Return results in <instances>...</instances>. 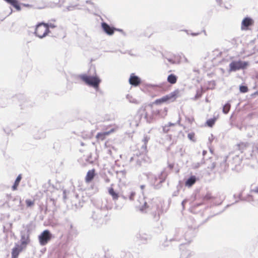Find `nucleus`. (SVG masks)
I'll return each instance as SVG.
<instances>
[{
	"label": "nucleus",
	"instance_id": "nucleus-12",
	"mask_svg": "<svg viewBox=\"0 0 258 258\" xmlns=\"http://www.w3.org/2000/svg\"><path fill=\"white\" fill-rule=\"evenodd\" d=\"M96 175L95 173V169H92L91 170H89L86 175L85 180L86 183L90 182L94 178Z\"/></svg>",
	"mask_w": 258,
	"mask_h": 258
},
{
	"label": "nucleus",
	"instance_id": "nucleus-37",
	"mask_svg": "<svg viewBox=\"0 0 258 258\" xmlns=\"http://www.w3.org/2000/svg\"><path fill=\"white\" fill-rule=\"evenodd\" d=\"M183 56V58H184V61L186 63H188L189 62V61L187 59V58L185 56Z\"/></svg>",
	"mask_w": 258,
	"mask_h": 258
},
{
	"label": "nucleus",
	"instance_id": "nucleus-30",
	"mask_svg": "<svg viewBox=\"0 0 258 258\" xmlns=\"http://www.w3.org/2000/svg\"><path fill=\"white\" fill-rule=\"evenodd\" d=\"M163 131L165 133H167L169 130L168 126L166 125H165V126L163 127Z\"/></svg>",
	"mask_w": 258,
	"mask_h": 258
},
{
	"label": "nucleus",
	"instance_id": "nucleus-9",
	"mask_svg": "<svg viewBox=\"0 0 258 258\" xmlns=\"http://www.w3.org/2000/svg\"><path fill=\"white\" fill-rule=\"evenodd\" d=\"M101 27L103 30L107 34L109 35H112L114 34L115 28L111 27L108 24L105 22H102L101 23Z\"/></svg>",
	"mask_w": 258,
	"mask_h": 258
},
{
	"label": "nucleus",
	"instance_id": "nucleus-32",
	"mask_svg": "<svg viewBox=\"0 0 258 258\" xmlns=\"http://www.w3.org/2000/svg\"><path fill=\"white\" fill-rule=\"evenodd\" d=\"M40 30L39 31V34L40 35H42V34H41V33L43 31H44L45 27H44V28H41V26H40Z\"/></svg>",
	"mask_w": 258,
	"mask_h": 258
},
{
	"label": "nucleus",
	"instance_id": "nucleus-8",
	"mask_svg": "<svg viewBox=\"0 0 258 258\" xmlns=\"http://www.w3.org/2000/svg\"><path fill=\"white\" fill-rule=\"evenodd\" d=\"M32 134L34 138L36 139H40L45 136L44 131L41 128L35 127L32 130Z\"/></svg>",
	"mask_w": 258,
	"mask_h": 258
},
{
	"label": "nucleus",
	"instance_id": "nucleus-1",
	"mask_svg": "<svg viewBox=\"0 0 258 258\" xmlns=\"http://www.w3.org/2000/svg\"><path fill=\"white\" fill-rule=\"evenodd\" d=\"M56 27L52 23H39L36 26L34 32L35 35L39 38H43L50 32L49 28H54Z\"/></svg>",
	"mask_w": 258,
	"mask_h": 258
},
{
	"label": "nucleus",
	"instance_id": "nucleus-23",
	"mask_svg": "<svg viewBox=\"0 0 258 258\" xmlns=\"http://www.w3.org/2000/svg\"><path fill=\"white\" fill-rule=\"evenodd\" d=\"M239 90L241 93H246L248 91V87L245 85H241L239 87Z\"/></svg>",
	"mask_w": 258,
	"mask_h": 258
},
{
	"label": "nucleus",
	"instance_id": "nucleus-14",
	"mask_svg": "<svg viewBox=\"0 0 258 258\" xmlns=\"http://www.w3.org/2000/svg\"><path fill=\"white\" fill-rule=\"evenodd\" d=\"M5 2L13 6L17 10H21V7L17 0H4Z\"/></svg>",
	"mask_w": 258,
	"mask_h": 258
},
{
	"label": "nucleus",
	"instance_id": "nucleus-22",
	"mask_svg": "<svg viewBox=\"0 0 258 258\" xmlns=\"http://www.w3.org/2000/svg\"><path fill=\"white\" fill-rule=\"evenodd\" d=\"M78 6V4H70L69 6L66 7V9L68 11H73L76 9V8Z\"/></svg>",
	"mask_w": 258,
	"mask_h": 258
},
{
	"label": "nucleus",
	"instance_id": "nucleus-31",
	"mask_svg": "<svg viewBox=\"0 0 258 258\" xmlns=\"http://www.w3.org/2000/svg\"><path fill=\"white\" fill-rule=\"evenodd\" d=\"M186 120L188 121V122L189 123H191L192 121L194 120V118H186Z\"/></svg>",
	"mask_w": 258,
	"mask_h": 258
},
{
	"label": "nucleus",
	"instance_id": "nucleus-34",
	"mask_svg": "<svg viewBox=\"0 0 258 258\" xmlns=\"http://www.w3.org/2000/svg\"><path fill=\"white\" fill-rule=\"evenodd\" d=\"M200 34V33H192L191 34V35L192 36H197V35H199Z\"/></svg>",
	"mask_w": 258,
	"mask_h": 258
},
{
	"label": "nucleus",
	"instance_id": "nucleus-41",
	"mask_svg": "<svg viewBox=\"0 0 258 258\" xmlns=\"http://www.w3.org/2000/svg\"><path fill=\"white\" fill-rule=\"evenodd\" d=\"M22 106L24 107H26L27 106V103H24V104L22 105Z\"/></svg>",
	"mask_w": 258,
	"mask_h": 258
},
{
	"label": "nucleus",
	"instance_id": "nucleus-28",
	"mask_svg": "<svg viewBox=\"0 0 258 258\" xmlns=\"http://www.w3.org/2000/svg\"><path fill=\"white\" fill-rule=\"evenodd\" d=\"M166 59L168 60V61H169L171 64H175V61L174 60V56H173V57L166 58Z\"/></svg>",
	"mask_w": 258,
	"mask_h": 258
},
{
	"label": "nucleus",
	"instance_id": "nucleus-38",
	"mask_svg": "<svg viewBox=\"0 0 258 258\" xmlns=\"http://www.w3.org/2000/svg\"><path fill=\"white\" fill-rule=\"evenodd\" d=\"M174 125V123H172L171 122H169L168 124V125H167L168 127L169 126H173Z\"/></svg>",
	"mask_w": 258,
	"mask_h": 258
},
{
	"label": "nucleus",
	"instance_id": "nucleus-21",
	"mask_svg": "<svg viewBox=\"0 0 258 258\" xmlns=\"http://www.w3.org/2000/svg\"><path fill=\"white\" fill-rule=\"evenodd\" d=\"M35 200H31L30 199H27L25 201V203L27 207H32L35 204Z\"/></svg>",
	"mask_w": 258,
	"mask_h": 258
},
{
	"label": "nucleus",
	"instance_id": "nucleus-2",
	"mask_svg": "<svg viewBox=\"0 0 258 258\" xmlns=\"http://www.w3.org/2000/svg\"><path fill=\"white\" fill-rule=\"evenodd\" d=\"M86 85L95 89L99 87L101 80L97 76H88L86 74H81L79 76Z\"/></svg>",
	"mask_w": 258,
	"mask_h": 258
},
{
	"label": "nucleus",
	"instance_id": "nucleus-29",
	"mask_svg": "<svg viewBox=\"0 0 258 258\" xmlns=\"http://www.w3.org/2000/svg\"><path fill=\"white\" fill-rule=\"evenodd\" d=\"M149 140V138H148L147 136L144 137V138L143 140V141L145 145H146L148 143Z\"/></svg>",
	"mask_w": 258,
	"mask_h": 258
},
{
	"label": "nucleus",
	"instance_id": "nucleus-48",
	"mask_svg": "<svg viewBox=\"0 0 258 258\" xmlns=\"http://www.w3.org/2000/svg\"><path fill=\"white\" fill-rule=\"evenodd\" d=\"M180 121V118H179L178 120V122L179 123Z\"/></svg>",
	"mask_w": 258,
	"mask_h": 258
},
{
	"label": "nucleus",
	"instance_id": "nucleus-49",
	"mask_svg": "<svg viewBox=\"0 0 258 258\" xmlns=\"http://www.w3.org/2000/svg\"><path fill=\"white\" fill-rule=\"evenodd\" d=\"M81 145L83 146L84 145V144L83 143H81Z\"/></svg>",
	"mask_w": 258,
	"mask_h": 258
},
{
	"label": "nucleus",
	"instance_id": "nucleus-36",
	"mask_svg": "<svg viewBox=\"0 0 258 258\" xmlns=\"http://www.w3.org/2000/svg\"><path fill=\"white\" fill-rule=\"evenodd\" d=\"M146 205H147V203H146V202H145V203H144V206H143V207H142V208H141V209L142 210H144V209L146 208H147Z\"/></svg>",
	"mask_w": 258,
	"mask_h": 258
},
{
	"label": "nucleus",
	"instance_id": "nucleus-4",
	"mask_svg": "<svg viewBox=\"0 0 258 258\" xmlns=\"http://www.w3.org/2000/svg\"><path fill=\"white\" fill-rule=\"evenodd\" d=\"M52 235L48 230H44L39 236L38 240L41 245H45L51 239Z\"/></svg>",
	"mask_w": 258,
	"mask_h": 258
},
{
	"label": "nucleus",
	"instance_id": "nucleus-24",
	"mask_svg": "<svg viewBox=\"0 0 258 258\" xmlns=\"http://www.w3.org/2000/svg\"><path fill=\"white\" fill-rule=\"evenodd\" d=\"M181 58V55H174V60L175 61V64H179L180 63Z\"/></svg>",
	"mask_w": 258,
	"mask_h": 258
},
{
	"label": "nucleus",
	"instance_id": "nucleus-45",
	"mask_svg": "<svg viewBox=\"0 0 258 258\" xmlns=\"http://www.w3.org/2000/svg\"><path fill=\"white\" fill-rule=\"evenodd\" d=\"M206 151H203V155H205L206 154Z\"/></svg>",
	"mask_w": 258,
	"mask_h": 258
},
{
	"label": "nucleus",
	"instance_id": "nucleus-46",
	"mask_svg": "<svg viewBox=\"0 0 258 258\" xmlns=\"http://www.w3.org/2000/svg\"><path fill=\"white\" fill-rule=\"evenodd\" d=\"M255 94H256L258 95V91H257L256 92H255Z\"/></svg>",
	"mask_w": 258,
	"mask_h": 258
},
{
	"label": "nucleus",
	"instance_id": "nucleus-15",
	"mask_svg": "<svg viewBox=\"0 0 258 258\" xmlns=\"http://www.w3.org/2000/svg\"><path fill=\"white\" fill-rule=\"evenodd\" d=\"M197 179L195 176H191L185 182L186 186L190 187L196 182Z\"/></svg>",
	"mask_w": 258,
	"mask_h": 258
},
{
	"label": "nucleus",
	"instance_id": "nucleus-40",
	"mask_svg": "<svg viewBox=\"0 0 258 258\" xmlns=\"http://www.w3.org/2000/svg\"><path fill=\"white\" fill-rule=\"evenodd\" d=\"M217 3L220 5L221 4L222 0H216Z\"/></svg>",
	"mask_w": 258,
	"mask_h": 258
},
{
	"label": "nucleus",
	"instance_id": "nucleus-50",
	"mask_svg": "<svg viewBox=\"0 0 258 258\" xmlns=\"http://www.w3.org/2000/svg\"><path fill=\"white\" fill-rule=\"evenodd\" d=\"M211 138H212V139H213V135H211Z\"/></svg>",
	"mask_w": 258,
	"mask_h": 258
},
{
	"label": "nucleus",
	"instance_id": "nucleus-25",
	"mask_svg": "<svg viewBox=\"0 0 258 258\" xmlns=\"http://www.w3.org/2000/svg\"><path fill=\"white\" fill-rule=\"evenodd\" d=\"M204 200H209L211 199H214V197L212 196L211 193H207L204 198Z\"/></svg>",
	"mask_w": 258,
	"mask_h": 258
},
{
	"label": "nucleus",
	"instance_id": "nucleus-33",
	"mask_svg": "<svg viewBox=\"0 0 258 258\" xmlns=\"http://www.w3.org/2000/svg\"><path fill=\"white\" fill-rule=\"evenodd\" d=\"M252 191L254 193L258 194V187L255 189L252 190Z\"/></svg>",
	"mask_w": 258,
	"mask_h": 258
},
{
	"label": "nucleus",
	"instance_id": "nucleus-20",
	"mask_svg": "<svg viewBox=\"0 0 258 258\" xmlns=\"http://www.w3.org/2000/svg\"><path fill=\"white\" fill-rule=\"evenodd\" d=\"M231 105L229 102L226 103L223 107V112L224 114H227L230 110Z\"/></svg>",
	"mask_w": 258,
	"mask_h": 258
},
{
	"label": "nucleus",
	"instance_id": "nucleus-5",
	"mask_svg": "<svg viewBox=\"0 0 258 258\" xmlns=\"http://www.w3.org/2000/svg\"><path fill=\"white\" fill-rule=\"evenodd\" d=\"M118 128V127L117 126H116L115 127L111 128L110 130L108 131L98 133L96 136L97 141L98 142H99L100 141H104L105 139L106 136L116 131ZM99 143L100 144V142H99Z\"/></svg>",
	"mask_w": 258,
	"mask_h": 258
},
{
	"label": "nucleus",
	"instance_id": "nucleus-10",
	"mask_svg": "<svg viewBox=\"0 0 258 258\" xmlns=\"http://www.w3.org/2000/svg\"><path fill=\"white\" fill-rule=\"evenodd\" d=\"M141 81L140 78L136 76L134 74H132L129 79V83L131 85L134 86H138L141 84Z\"/></svg>",
	"mask_w": 258,
	"mask_h": 258
},
{
	"label": "nucleus",
	"instance_id": "nucleus-19",
	"mask_svg": "<svg viewBox=\"0 0 258 258\" xmlns=\"http://www.w3.org/2000/svg\"><path fill=\"white\" fill-rule=\"evenodd\" d=\"M216 120V117L211 118L210 119H209L206 121V124L209 127H212Z\"/></svg>",
	"mask_w": 258,
	"mask_h": 258
},
{
	"label": "nucleus",
	"instance_id": "nucleus-47",
	"mask_svg": "<svg viewBox=\"0 0 258 258\" xmlns=\"http://www.w3.org/2000/svg\"><path fill=\"white\" fill-rule=\"evenodd\" d=\"M211 140H212V139H211L210 138H209V141H210V143H211Z\"/></svg>",
	"mask_w": 258,
	"mask_h": 258
},
{
	"label": "nucleus",
	"instance_id": "nucleus-6",
	"mask_svg": "<svg viewBox=\"0 0 258 258\" xmlns=\"http://www.w3.org/2000/svg\"><path fill=\"white\" fill-rule=\"evenodd\" d=\"M253 20L250 17L244 18L241 22V28L242 30H248V27L253 25Z\"/></svg>",
	"mask_w": 258,
	"mask_h": 258
},
{
	"label": "nucleus",
	"instance_id": "nucleus-13",
	"mask_svg": "<svg viewBox=\"0 0 258 258\" xmlns=\"http://www.w3.org/2000/svg\"><path fill=\"white\" fill-rule=\"evenodd\" d=\"M21 244L20 246H22L25 248L27 245L30 242V238L29 235H21Z\"/></svg>",
	"mask_w": 258,
	"mask_h": 258
},
{
	"label": "nucleus",
	"instance_id": "nucleus-43",
	"mask_svg": "<svg viewBox=\"0 0 258 258\" xmlns=\"http://www.w3.org/2000/svg\"><path fill=\"white\" fill-rule=\"evenodd\" d=\"M115 30H117L118 31H122V30L120 29H115Z\"/></svg>",
	"mask_w": 258,
	"mask_h": 258
},
{
	"label": "nucleus",
	"instance_id": "nucleus-3",
	"mask_svg": "<svg viewBox=\"0 0 258 258\" xmlns=\"http://www.w3.org/2000/svg\"><path fill=\"white\" fill-rule=\"evenodd\" d=\"M248 61H242L241 60H233L229 65V72H236L240 70H245L248 66Z\"/></svg>",
	"mask_w": 258,
	"mask_h": 258
},
{
	"label": "nucleus",
	"instance_id": "nucleus-51",
	"mask_svg": "<svg viewBox=\"0 0 258 258\" xmlns=\"http://www.w3.org/2000/svg\"><path fill=\"white\" fill-rule=\"evenodd\" d=\"M104 145H106V142L104 143Z\"/></svg>",
	"mask_w": 258,
	"mask_h": 258
},
{
	"label": "nucleus",
	"instance_id": "nucleus-11",
	"mask_svg": "<svg viewBox=\"0 0 258 258\" xmlns=\"http://www.w3.org/2000/svg\"><path fill=\"white\" fill-rule=\"evenodd\" d=\"M24 247L19 244H16L12 249V258H18L19 253L23 250Z\"/></svg>",
	"mask_w": 258,
	"mask_h": 258
},
{
	"label": "nucleus",
	"instance_id": "nucleus-27",
	"mask_svg": "<svg viewBox=\"0 0 258 258\" xmlns=\"http://www.w3.org/2000/svg\"><path fill=\"white\" fill-rule=\"evenodd\" d=\"M187 136L189 140L193 141L195 137V134L194 133H189Z\"/></svg>",
	"mask_w": 258,
	"mask_h": 258
},
{
	"label": "nucleus",
	"instance_id": "nucleus-16",
	"mask_svg": "<svg viewBox=\"0 0 258 258\" xmlns=\"http://www.w3.org/2000/svg\"><path fill=\"white\" fill-rule=\"evenodd\" d=\"M167 80L170 84H174L177 82V77L174 74H171L168 75Z\"/></svg>",
	"mask_w": 258,
	"mask_h": 258
},
{
	"label": "nucleus",
	"instance_id": "nucleus-17",
	"mask_svg": "<svg viewBox=\"0 0 258 258\" xmlns=\"http://www.w3.org/2000/svg\"><path fill=\"white\" fill-rule=\"evenodd\" d=\"M108 193L111 196L112 199L113 200H118L119 198L118 194L116 192L113 187H111L108 188Z\"/></svg>",
	"mask_w": 258,
	"mask_h": 258
},
{
	"label": "nucleus",
	"instance_id": "nucleus-35",
	"mask_svg": "<svg viewBox=\"0 0 258 258\" xmlns=\"http://www.w3.org/2000/svg\"><path fill=\"white\" fill-rule=\"evenodd\" d=\"M4 131L7 134H9L10 133V132H11V131L9 129H7V130L4 129Z\"/></svg>",
	"mask_w": 258,
	"mask_h": 258
},
{
	"label": "nucleus",
	"instance_id": "nucleus-18",
	"mask_svg": "<svg viewBox=\"0 0 258 258\" xmlns=\"http://www.w3.org/2000/svg\"><path fill=\"white\" fill-rule=\"evenodd\" d=\"M21 179H22V176L21 174H20L17 177L15 181V183L12 187V189L13 190H16L17 189Z\"/></svg>",
	"mask_w": 258,
	"mask_h": 258
},
{
	"label": "nucleus",
	"instance_id": "nucleus-42",
	"mask_svg": "<svg viewBox=\"0 0 258 258\" xmlns=\"http://www.w3.org/2000/svg\"><path fill=\"white\" fill-rule=\"evenodd\" d=\"M140 187L142 189H143L145 188V186L144 185H141Z\"/></svg>",
	"mask_w": 258,
	"mask_h": 258
},
{
	"label": "nucleus",
	"instance_id": "nucleus-39",
	"mask_svg": "<svg viewBox=\"0 0 258 258\" xmlns=\"http://www.w3.org/2000/svg\"><path fill=\"white\" fill-rule=\"evenodd\" d=\"M86 3L87 4H89L93 5V3L91 1H86Z\"/></svg>",
	"mask_w": 258,
	"mask_h": 258
},
{
	"label": "nucleus",
	"instance_id": "nucleus-26",
	"mask_svg": "<svg viewBox=\"0 0 258 258\" xmlns=\"http://www.w3.org/2000/svg\"><path fill=\"white\" fill-rule=\"evenodd\" d=\"M136 195V192L135 191H132L129 197V199L130 200H133L134 199V197Z\"/></svg>",
	"mask_w": 258,
	"mask_h": 258
},
{
	"label": "nucleus",
	"instance_id": "nucleus-44",
	"mask_svg": "<svg viewBox=\"0 0 258 258\" xmlns=\"http://www.w3.org/2000/svg\"><path fill=\"white\" fill-rule=\"evenodd\" d=\"M203 32H204V33L205 35H206H206H207V33H206V31H205V30H203Z\"/></svg>",
	"mask_w": 258,
	"mask_h": 258
},
{
	"label": "nucleus",
	"instance_id": "nucleus-7",
	"mask_svg": "<svg viewBox=\"0 0 258 258\" xmlns=\"http://www.w3.org/2000/svg\"><path fill=\"white\" fill-rule=\"evenodd\" d=\"M175 95V93H171L169 95H167L159 99H156L155 101V103L156 104H160L164 102H166L170 100H172L173 101L174 100L173 98Z\"/></svg>",
	"mask_w": 258,
	"mask_h": 258
}]
</instances>
